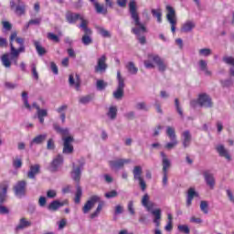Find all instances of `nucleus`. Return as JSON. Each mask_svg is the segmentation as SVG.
<instances>
[{
    "label": "nucleus",
    "instance_id": "c85d7f7f",
    "mask_svg": "<svg viewBox=\"0 0 234 234\" xmlns=\"http://www.w3.org/2000/svg\"><path fill=\"white\" fill-rule=\"evenodd\" d=\"M30 226H32V222L28 221L26 218H22L16 228V231H21V229H26V228H30Z\"/></svg>",
    "mask_w": 234,
    "mask_h": 234
},
{
    "label": "nucleus",
    "instance_id": "4c0bfd02",
    "mask_svg": "<svg viewBox=\"0 0 234 234\" xmlns=\"http://www.w3.org/2000/svg\"><path fill=\"white\" fill-rule=\"evenodd\" d=\"M151 14L153 17H155L157 19V23H162V9H152Z\"/></svg>",
    "mask_w": 234,
    "mask_h": 234
},
{
    "label": "nucleus",
    "instance_id": "ea45409f",
    "mask_svg": "<svg viewBox=\"0 0 234 234\" xmlns=\"http://www.w3.org/2000/svg\"><path fill=\"white\" fill-rule=\"evenodd\" d=\"M108 85H109V83H107L105 80H98L96 82L97 90H105V89H107Z\"/></svg>",
    "mask_w": 234,
    "mask_h": 234
},
{
    "label": "nucleus",
    "instance_id": "8fccbe9b",
    "mask_svg": "<svg viewBox=\"0 0 234 234\" xmlns=\"http://www.w3.org/2000/svg\"><path fill=\"white\" fill-rule=\"evenodd\" d=\"M199 56H203L204 58H207V56H211L212 51L210 48H201L198 50Z\"/></svg>",
    "mask_w": 234,
    "mask_h": 234
},
{
    "label": "nucleus",
    "instance_id": "2f4dec72",
    "mask_svg": "<svg viewBox=\"0 0 234 234\" xmlns=\"http://www.w3.org/2000/svg\"><path fill=\"white\" fill-rule=\"evenodd\" d=\"M53 129L58 134H62V136H69V128H61L58 122L53 123Z\"/></svg>",
    "mask_w": 234,
    "mask_h": 234
},
{
    "label": "nucleus",
    "instance_id": "f704fd0d",
    "mask_svg": "<svg viewBox=\"0 0 234 234\" xmlns=\"http://www.w3.org/2000/svg\"><path fill=\"white\" fill-rule=\"evenodd\" d=\"M81 17H83V16L74 13H68L66 16L67 21L70 24L75 23L76 21H78V19H81Z\"/></svg>",
    "mask_w": 234,
    "mask_h": 234
},
{
    "label": "nucleus",
    "instance_id": "37998d69",
    "mask_svg": "<svg viewBox=\"0 0 234 234\" xmlns=\"http://www.w3.org/2000/svg\"><path fill=\"white\" fill-rule=\"evenodd\" d=\"M92 101V96L86 95L79 98V102L82 105H87V103H90Z\"/></svg>",
    "mask_w": 234,
    "mask_h": 234
},
{
    "label": "nucleus",
    "instance_id": "e433bc0d",
    "mask_svg": "<svg viewBox=\"0 0 234 234\" xmlns=\"http://www.w3.org/2000/svg\"><path fill=\"white\" fill-rule=\"evenodd\" d=\"M94 7L97 14H102V16H107V7H105L103 5H100V3L95 2Z\"/></svg>",
    "mask_w": 234,
    "mask_h": 234
},
{
    "label": "nucleus",
    "instance_id": "0eeeda50",
    "mask_svg": "<svg viewBox=\"0 0 234 234\" xmlns=\"http://www.w3.org/2000/svg\"><path fill=\"white\" fill-rule=\"evenodd\" d=\"M166 136H168L171 142L167 143L166 145H165V149H167V151H171V149H175L176 145H178V139H176V132L175 131L174 127H166Z\"/></svg>",
    "mask_w": 234,
    "mask_h": 234
},
{
    "label": "nucleus",
    "instance_id": "412c9836",
    "mask_svg": "<svg viewBox=\"0 0 234 234\" xmlns=\"http://www.w3.org/2000/svg\"><path fill=\"white\" fill-rule=\"evenodd\" d=\"M68 205H69V201L67 200L62 202H59L58 200H54L48 205V209L49 211H58L59 207H63V206H68Z\"/></svg>",
    "mask_w": 234,
    "mask_h": 234
},
{
    "label": "nucleus",
    "instance_id": "5701e85b",
    "mask_svg": "<svg viewBox=\"0 0 234 234\" xmlns=\"http://www.w3.org/2000/svg\"><path fill=\"white\" fill-rule=\"evenodd\" d=\"M195 27H197V24L192 20H188L182 25L181 32L184 34H189V32H193V28H195Z\"/></svg>",
    "mask_w": 234,
    "mask_h": 234
},
{
    "label": "nucleus",
    "instance_id": "ddd939ff",
    "mask_svg": "<svg viewBox=\"0 0 234 234\" xmlns=\"http://www.w3.org/2000/svg\"><path fill=\"white\" fill-rule=\"evenodd\" d=\"M63 140V154H72L74 153V145H72V143L74 142V137L72 136H67L62 138Z\"/></svg>",
    "mask_w": 234,
    "mask_h": 234
},
{
    "label": "nucleus",
    "instance_id": "5fc2aeb1",
    "mask_svg": "<svg viewBox=\"0 0 234 234\" xmlns=\"http://www.w3.org/2000/svg\"><path fill=\"white\" fill-rule=\"evenodd\" d=\"M47 149L48 151H54L56 149V144L54 143V139L50 138L48 140Z\"/></svg>",
    "mask_w": 234,
    "mask_h": 234
},
{
    "label": "nucleus",
    "instance_id": "0e129e2a",
    "mask_svg": "<svg viewBox=\"0 0 234 234\" xmlns=\"http://www.w3.org/2000/svg\"><path fill=\"white\" fill-rule=\"evenodd\" d=\"M115 215H122V213H123V206L122 205H117L115 207V211H114Z\"/></svg>",
    "mask_w": 234,
    "mask_h": 234
},
{
    "label": "nucleus",
    "instance_id": "338daca9",
    "mask_svg": "<svg viewBox=\"0 0 234 234\" xmlns=\"http://www.w3.org/2000/svg\"><path fill=\"white\" fill-rule=\"evenodd\" d=\"M57 192L56 190H48L47 192L48 198H56Z\"/></svg>",
    "mask_w": 234,
    "mask_h": 234
},
{
    "label": "nucleus",
    "instance_id": "7c9ffc66",
    "mask_svg": "<svg viewBox=\"0 0 234 234\" xmlns=\"http://www.w3.org/2000/svg\"><path fill=\"white\" fill-rule=\"evenodd\" d=\"M48 136V135L47 133L37 135L31 141L30 145H34V144H36L37 145H41V144H43L47 140Z\"/></svg>",
    "mask_w": 234,
    "mask_h": 234
},
{
    "label": "nucleus",
    "instance_id": "58836bf2",
    "mask_svg": "<svg viewBox=\"0 0 234 234\" xmlns=\"http://www.w3.org/2000/svg\"><path fill=\"white\" fill-rule=\"evenodd\" d=\"M126 69L130 74H133V76L138 74V69L134 65V62H128L126 65Z\"/></svg>",
    "mask_w": 234,
    "mask_h": 234
},
{
    "label": "nucleus",
    "instance_id": "de8ad7c7",
    "mask_svg": "<svg viewBox=\"0 0 234 234\" xmlns=\"http://www.w3.org/2000/svg\"><path fill=\"white\" fill-rule=\"evenodd\" d=\"M175 105H176V111L181 116V118H184V112L182 111V107L180 106V101L178 99H175Z\"/></svg>",
    "mask_w": 234,
    "mask_h": 234
},
{
    "label": "nucleus",
    "instance_id": "473e14b6",
    "mask_svg": "<svg viewBox=\"0 0 234 234\" xmlns=\"http://www.w3.org/2000/svg\"><path fill=\"white\" fill-rule=\"evenodd\" d=\"M106 114L112 121L116 120V117L118 116V107L111 106Z\"/></svg>",
    "mask_w": 234,
    "mask_h": 234
},
{
    "label": "nucleus",
    "instance_id": "bb28decb",
    "mask_svg": "<svg viewBox=\"0 0 234 234\" xmlns=\"http://www.w3.org/2000/svg\"><path fill=\"white\" fill-rule=\"evenodd\" d=\"M61 164H63V155L58 154L57 155L53 161L51 162V171H58L59 165H61Z\"/></svg>",
    "mask_w": 234,
    "mask_h": 234
},
{
    "label": "nucleus",
    "instance_id": "6e6552de",
    "mask_svg": "<svg viewBox=\"0 0 234 234\" xmlns=\"http://www.w3.org/2000/svg\"><path fill=\"white\" fill-rule=\"evenodd\" d=\"M10 8L16 16H25L27 12V5L22 0H10Z\"/></svg>",
    "mask_w": 234,
    "mask_h": 234
},
{
    "label": "nucleus",
    "instance_id": "c9c22d12",
    "mask_svg": "<svg viewBox=\"0 0 234 234\" xmlns=\"http://www.w3.org/2000/svg\"><path fill=\"white\" fill-rule=\"evenodd\" d=\"M33 43L38 56H45V54H47V49H45V48L41 46V43H39V41L35 40L33 41Z\"/></svg>",
    "mask_w": 234,
    "mask_h": 234
},
{
    "label": "nucleus",
    "instance_id": "39448f33",
    "mask_svg": "<svg viewBox=\"0 0 234 234\" xmlns=\"http://www.w3.org/2000/svg\"><path fill=\"white\" fill-rule=\"evenodd\" d=\"M72 165L71 178L74 182L80 184V180H81V172L83 171V167H85V158L81 157L78 161V165H76V163H73Z\"/></svg>",
    "mask_w": 234,
    "mask_h": 234
},
{
    "label": "nucleus",
    "instance_id": "bf43d9fd",
    "mask_svg": "<svg viewBox=\"0 0 234 234\" xmlns=\"http://www.w3.org/2000/svg\"><path fill=\"white\" fill-rule=\"evenodd\" d=\"M69 109V106L67 104L61 105L57 109V112L58 114H65V111Z\"/></svg>",
    "mask_w": 234,
    "mask_h": 234
},
{
    "label": "nucleus",
    "instance_id": "6ab92c4d",
    "mask_svg": "<svg viewBox=\"0 0 234 234\" xmlns=\"http://www.w3.org/2000/svg\"><path fill=\"white\" fill-rule=\"evenodd\" d=\"M203 176L207 186H208L210 189H215V176H213L209 171H205L203 173Z\"/></svg>",
    "mask_w": 234,
    "mask_h": 234
},
{
    "label": "nucleus",
    "instance_id": "79ce46f5",
    "mask_svg": "<svg viewBox=\"0 0 234 234\" xmlns=\"http://www.w3.org/2000/svg\"><path fill=\"white\" fill-rule=\"evenodd\" d=\"M96 29H97L98 34L102 36V37H111V32H109L105 28H103L102 27H97Z\"/></svg>",
    "mask_w": 234,
    "mask_h": 234
},
{
    "label": "nucleus",
    "instance_id": "b1692460",
    "mask_svg": "<svg viewBox=\"0 0 234 234\" xmlns=\"http://www.w3.org/2000/svg\"><path fill=\"white\" fill-rule=\"evenodd\" d=\"M151 214L154 217V224L156 228H160V221L162 220V210L160 208H156L154 210H152Z\"/></svg>",
    "mask_w": 234,
    "mask_h": 234
},
{
    "label": "nucleus",
    "instance_id": "6e6d98bb",
    "mask_svg": "<svg viewBox=\"0 0 234 234\" xmlns=\"http://www.w3.org/2000/svg\"><path fill=\"white\" fill-rule=\"evenodd\" d=\"M31 72L34 80H39V73H37V69L36 68V64L31 65Z\"/></svg>",
    "mask_w": 234,
    "mask_h": 234
},
{
    "label": "nucleus",
    "instance_id": "a878e982",
    "mask_svg": "<svg viewBox=\"0 0 234 234\" xmlns=\"http://www.w3.org/2000/svg\"><path fill=\"white\" fill-rule=\"evenodd\" d=\"M199 70L204 72L205 76H213V72L207 69V61L201 59L198 61Z\"/></svg>",
    "mask_w": 234,
    "mask_h": 234
},
{
    "label": "nucleus",
    "instance_id": "c03bdc74",
    "mask_svg": "<svg viewBox=\"0 0 234 234\" xmlns=\"http://www.w3.org/2000/svg\"><path fill=\"white\" fill-rule=\"evenodd\" d=\"M101 209H103V203H100L96 208V210L90 214V218H96V217L100 216V213H101Z\"/></svg>",
    "mask_w": 234,
    "mask_h": 234
},
{
    "label": "nucleus",
    "instance_id": "e2e57ef3",
    "mask_svg": "<svg viewBox=\"0 0 234 234\" xmlns=\"http://www.w3.org/2000/svg\"><path fill=\"white\" fill-rule=\"evenodd\" d=\"M50 69L52 70L53 74L58 75V65H56L54 62H50Z\"/></svg>",
    "mask_w": 234,
    "mask_h": 234
},
{
    "label": "nucleus",
    "instance_id": "a19ab883",
    "mask_svg": "<svg viewBox=\"0 0 234 234\" xmlns=\"http://www.w3.org/2000/svg\"><path fill=\"white\" fill-rule=\"evenodd\" d=\"M82 195L83 190L81 189V186H80V185H77V192L75 194V204H80Z\"/></svg>",
    "mask_w": 234,
    "mask_h": 234
},
{
    "label": "nucleus",
    "instance_id": "9b49d317",
    "mask_svg": "<svg viewBox=\"0 0 234 234\" xmlns=\"http://www.w3.org/2000/svg\"><path fill=\"white\" fill-rule=\"evenodd\" d=\"M197 102L199 107H203L204 109H211V107H213V101L211 100V97L207 93L199 94Z\"/></svg>",
    "mask_w": 234,
    "mask_h": 234
},
{
    "label": "nucleus",
    "instance_id": "a211bd4d",
    "mask_svg": "<svg viewBox=\"0 0 234 234\" xmlns=\"http://www.w3.org/2000/svg\"><path fill=\"white\" fill-rule=\"evenodd\" d=\"M216 151L221 158H226L228 162H231V154H229V150L226 149L224 144H218L216 146Z\"/></svg>",
    "mask_w": 234,
    "mask_h": 234
},
{
    "label": "nucleus",
    "instance_id": "f257e3e1",
    "mask_svg": "<svg viewBox=\"0 0 234 234\" xmlns=\"http://www.w3.org/2000/svg\"><path fill=\"white\" fill-rule=\"evenodd\" d=\"M10 54L5 53L1 57L2 65L5 69H10L12 63L17 66V60L19 59V54L26 51L25 38L17 37V32L11 33L9 37Z\"/></svg>",
    "mask_w": 234,
    "mask_h": 234
},
{
    "label": "nucleus",
    "instance_id": "f3484780",
    "mask_svg": "<svg viewBox=\"0 0 234 234\" xmlns=\"http://www.w3.org/2000/svg\"><path fill=\"white\" fill-rule=\"evenodd\" d=\"M100 202V197L98 196H92L84 205L82 207V211L84 214H87L96 206V203Z\"/></svg>",
    "mask_w": 234,
    "mask_h": 234
},
{
    "label": "nucleus",
    "instance_id": "20e7f679",
    "mask_svg": "<svg viewBox=\"0 0 234 234\" xmlns=\"http://www.w3.org/2000/svg\"><path fill=\"white\" fill-rule=\"evenodd\" d=\"M80 28H81L84 33L81 38V43H83L86 47L89 45H92V30L87 27L89 25V20L85 19L83 16H80Z\"/></svg>",
    "mask_w": 234,
    "mask_h": 234
},
{
    "label": "nucleus",
    "instance_id": "052dcab7",
    "mask_svg": "<svg viewBox=\"0 0 234 234\" xmlns=\"http://www.w3.org/2000/svg\"><path fill=\"white\" fill-rule=\"evenodd\" d=\"M226 193H227V196H228V198H229V202L234 204V195H233V192L231 191V189H227Z\"/></svg>",
    "mask_w": 234,
    "mask_h": 234
},
{
    "label": "nucleus",
    "instance_id": "09e8293b",
    "mask_svg": "<svg viewBox=\"0 0 234 234\" xmlns=\"http://www.w3.org/2000/svg\"><path fill=\"white\" fill-rule=\"evenodd\" d=\"M177 229L181 233H185V234L191 233V229H189V226H187V225H178Z\"/></svg>",
    "mask_w": 234,
    "mask_h": 234
},
{
    "label": "nucleus",
    "instance_id": "49530a36",
    "mask_svg": "<svg viewBox=\"0 0 234 234\" xmlns=\"http://www.w3.org/2000/svg\"><path fill=\"white\" fill-rule=\"evenodd\" d=\"M208 207L209 204L207 203V201L203 200L200 202V209L202 212L205 213V215H207V213H209Z\"/></svg>",
    "mask_w": 234,
    "mask_h": 234
},
{
    "label": "nucleus",
    "instance_id": "72a5a7b5",
    "mask_svg": "<svg viewBox=\"0 0 234 234\" xmlns=\"http://www.w3.org/2000/svg\"><path fill=\"white\" fill-rule=\"evenodd\" d=\"M6 191H8V185L3 184L0 186V204L6 200Z\"/></svg>",
    "mask_w": 234,
    "mask_h": 234
},
{
    "label": "nucleus",
    "instance_id": "4d7b16f0",
    "mask_svg": "<svg viewBox=\"0 0 234 234\" xmlns=\"http://www.w3.org/2000/svg\"><path fill=\"white\" fill-rule=\"evenodd\" d=\"M106 198H116L118 197V192L116 190H112L104 194Z\"/></svg>",
    "mask_w": 234,
    "mask_h": 234
},
{
    "label": "nucleus",
    "instance_id": "393cba45",
    "mask_svg": "<svg viewBox=\"0 0 234 234\" xmlns=\"http://www.w3.org/2000/svg\"><path fill=\"white\" fill-rule=\"evenodd\" d=\"M69 83L70 87H73V85H75V89L77 90H80V87L81 85V81L80 80V75L76 74L74 79V75L70 74L69 77Z\"/></svg>",
    "mask_w": 234,
    "mask_h": 234
},
{
    "label": "nucleus",
    "instance_id": "69168bd1",
    "mask_svg": "<svg viewBox=\"0 0 234 234\" xmlns=\"http://www.w3.org/2000/svg\"><path fill=\"white\" fill-rule=\"evenodd\" d=\"M58 229H63L65 226H67V219L62 218L60 221L58 222Z\"/></svg>",
    "mask_w": 234,
    "mask_h": 234
},
{
    "label": "nucleus",
    "instance_id": "cd10ccee",
    "mask_svg": "<svg viewBox=\"0 0 234 234\" xmlns=\"http://www.w3.org/2000/svg\"><path fill=\"white\" fill-rule=\"evenodd\" d=\"M195 197H198V193L195 191V188L190 187L187 191V196H186V207H190L193 202V198H195Z\"/></svg>",
    "mask_w": 234,
    "mask_h": 234
},
{
    "label": "nucleus",
    "instance_id": "a18cd8bd",
    "mask_svg": "<svg viewBox=\"0 0 234 234\" xmlns=\"http://www.w3.org/2000/svg\"><path fill=\"white\" fill-rule=\"evenodd\" d=\"M135 109L137 111H149V108L147 107V103H145L144 101H141V102H137L135 104Z\"/></svg>",
    "mask_w": 234,
    "mask_h": 234
},
{
    "label": "nucleus",
    "instance_id": "4468645a",
    "mask_svg": "<svg viewBox=\"0 0 234 234\" xmlns=\"http://www.w3.org/2000/svg\"><path fill=\"white\" fill-rule=\"evenodd\" d=\"M14 191L16 197H18V198H23V197L27 195V182L25 180L18 181L14 186Z\"/></svg>",
    "mask_w": 234,
    "mask_h": 234
},
{
    "label": "nucleus",
    "instance_id": "1a4fd4ad",
    "mask_svg": "<svg viewBox=\"0 0 234 234\" xmlns=\"http://www.w3.org/2000/svg\"><path fill=\"white\" fill-rule=\"evenodd\" d=\"M166 19L171 25V31L173 34L176 32V12L171 5H166Z\"/></svg>",
    "mask_w": 234,
    "mask_h": 234
},
{
    "label": "nucleus",
    "instance_id": "f03ea898",
    "mask_svg": "<svg viewBox=\"0 0 234 234\" xmlns=\"http://www.w3.org/2000/svg\"><path fill=\"white\" fill-rule=\"evenodd\" d=\"M128 6L131 19L133 20L132 25H133L132 32L140 37L142 34H145V32H147V27H145V25L142 23V20H140V14L138 13V5H136V1L131 0Z\"/></svg>",
    "mask_w": 234,
    "mask_h": 234
},
{
    "label": "nucleus",
    "instance_id": "603ef678",
    "mask_svg": "<svg viewBox=\"0 0 234 234\" xmlns=\"http://www.w3.org/2000/svg\"><path fill=\"white\" fill-rule=\"evenodd\" d=\"M37 118H47L48 116V112L45 109H39L37 111Z\"/></svg>",
    "mask_w": 234,
    "mask_h": 234
},
{
    "label": "nucleus",
    "instance_id": "9d476101",
    "mask_svg": "<svg viewBox=\"0 0 234 234\" xmlns=\"http://www.w3.org/2000/svg\"><path fill=\"white\" fill-rule=\"evenodd\" d=\"M133 178L134 180H138L139 182V186L142 189V191H145V189H147V185L145 184V180H144V177H142V166L140 165H136L133 167Z\"/></svg>",
    "mask_w": 234,
    "mask_h": 234
},
{
    "label": "nucleus",
    "instance_id": "774afa93",
    "mask_svg": "<svg viewBox=\"0 0 234 234\" xmlns=\"http://www.w3.org/2000/svg\"><path fill=\"white\" fill-rule=\"evenodd\" d=\"M2 25H3V27H4L5 30H12V24H10V22H8V21H4V22H2Z\"/></svg>",
    "mask_w": 234,
    "mask_h": 234
},
{
    "label": "nucleus",
    "instance_id": "3c124183",
    "mask_svg": "<svg viewBox=\"0 0 234 234\" xmlns=\"http://www.w3.org/2000/svg\"><path fill=\"white\" fill-rule=\"evenodd\" d=\"M127 209L130 213V215H135L136 212L134 211V201L131 200L128 202Z\"/></svg>",
    "mask_w": 234,
    "mask_h": 234
},
{
    "label": "nucleus",
    "instance_id": "13d9d810",
    "mask_svg": "<svg viewBox=\"0 0 234 234\" xmlns=\"http://www.w3.org/2000/svg\"><path fill=\"white\" fill-rule=\"evenodd\" d=\"M22 166L23 161H21V159L13 160V167H15V169H21Z\"/></svg>",
    "mask_w": 234,
    "mask_h": 234
},
{
    "label": "nucleus",
    "instance_id": "dca6fc26",
    "mask_svg": "<svg viewBox=\"0 0 234 234\" xmlns=\"http://www.w3.org/2000/svg\"><path fill=\"white\" fill-rule=\"evenodd\" d=\"M107 56L102 55L97 59V65L95 66V72H105L107 70Z\"/></svg>",
    "mask_w": 234,
    "mask_h": 234
},
{
    "label": "nucleus",
    "instance_id": "864d4df0",
    "mask_svg": "<svg viewBox=\"0 0 234 234\" xmlns=\"http://www.w3.org/2000/svg\"><path fill=\"white\" fill-rule=\"evenodd\" d=\"M48 39L53 41L54 43H59V37L54 33H48Z\"/></svg>",
    "mask_w": 234,
    "mask_h": 234
},
{
    "label": "nucleus",
    "instance_id": "f8f14e48",
    "mask_svg": "<svg viewBox=\"0 0 234 234\" xmlns=\"http://www.w3.org/2000/svg\"><path fill=\"white\" fill-rule=\"evenodd\" d=\"M131 162H133L131 159H114L109 161V165L113 171H120L123 169L125 164H131Z\"/></svg>",
    "mask_w": 234,
    "mask_h": 234
},
{
    "label": "nucleus",
    "instance_id": "aec40b11",
    "mask_svg": "<svg viewBox=\"0 0 234 234\" xmlns=\"http://www.w3.org/2000/svg\"><path fill=\"white\" fill-rule=\"evenodd\" d=\"M41 171V166L39 165H31L29 166V171L27 172V177L31 180L36 179V175H39Z\"/></svg>",
    "mask_w": 234,
    "mask_h": 234
},
{
    "label": "nucleus",
    "instance_id": "2eb2a0df",
    "mask_svg": "<svg viewBox=\"0 0 234 234\" xmlns=\"http://www.w3.org/2000/svg\"><path fill=\"white\" fill-rule=\"evenodd\" d=\"M181 142L184 149H187L191 145V142H193V135L189 130H185L181 133Z\"/></svg>",
    "mask_w": 234,
    "mask_h": 234
},
{
    "label": "nucleus",
    "instance_id": "423d86ee",
    "mask_svg": "<svg viewBox=\"0 0 234 234\" xmlns=\"http://www.w3.org/2000/svg\"><path fill=\"white\" fill-rule=\"evenodd\" d=\"M117 80H118V85L115 91H113V98L115 100H122L124 94L125 78L122 76V72L120 70L117 71Z\"/></svg>",
    "mask_w": 234,
    "mask_h": 234
},
{
    "label": "nucleus",
    "instance_id": "4be33fe9",
    "mask_svg": "<svg viewBox=\"0 0 234 234\" xmlns=\"http://www.w3.org/2000/svg\"><path fill=\"white\" fill-rule=\"evenodd\" d=\"M160 154L162 158L163 173H167L171 168V160L167 158V154H165V153L161 152Z\"/></svg>",
    "mask_w": 234,
    "mask_h": 234
},
{
    "label": "nucleus",
    "instance_id": "7ed1b4c3",
    "mask_svg": "<svg viewBox=\"0 0 234 234\" xmlns=\"http://www.w3.org/2000/svg\"><path fill=\"white\" fill-rule=\"evenodd\" d=\"M145 69H154L157 67L159 72L167 70V63L160 56L154 53L147 54V58L144 61Z\"/></svg>",
    "mask_w": 234,
    "mask_h": 234
},
{
    "label": "nucleus",
    "instance_id": "c756f323",
    "mask_svg": "<svg viewBox=\"0 0 234 234\" xmlns=\"http://www.w3.org/2000/svg\"><path fill=\"white\" fill-rule=\"evenodd\" d=\"M141 204L144 207H146L148 211L153 209V202L150 201L149 194H144L143 196Z\"/></svg>",
    "mask_w": 234,
    "mask_h": 234
},
{
    "label": "nucleus",
    "instance_id": "680f3d73",
    "mask_svg": "<svg viewBox=\"0 0 234 234\" xmlns=\"http://www.w3.org/2000/svg\"><path fill=\"white\" fill-rule=\"evenodd\" d=\"M135 116H136V113L134 112H128L124 114V117L127 120H134Z\"/></svg>",
    "mask_w": 234,
    "mask_h": 234
}]
</instances>
